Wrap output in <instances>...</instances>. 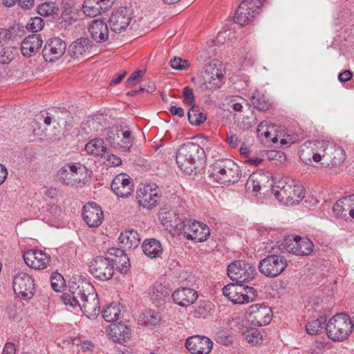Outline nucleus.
Masks as SVG:
<instances>
[{"label":"nucleus","instance_id":"nucleus-1","mask_svg":"<svg viewBox=\"0 0 354 354\" xmlns=\"http://www.w3.org/2000/svg\"><path fill=\"white\" fill-rule=\"evenodd\" d=\"M70 293L62 296L66 305L78 306L88 318L96 317L100 312V301L93 286L80 276L71 278L68 283Z\"/></svg>","mask_w":354,"mask_h":354},{"label":"nucleus","instance_id":"nucleus-2","mask_svg":"<svg viewBox=\"0 0 354 354\" xmlns=\"http://www.w3.org/2000/svg\"><path fill=\"white\" fill-rule=\"evenodd\" d=\"M312 155L313 160L318 162H322V165L326 167H335L342 165L346 159L344 150L339 145L330 142H322L319 151L317 153H308L304 149L299 151L301 160L306 164L311 162V158L309 156Z\"/></svg>","mask_w":354,"mask_h":354},{"label":"nucleus","instance_id":"nucleus-3","mask_svg":"<svg viewBox=\"0 0 354 354\" xmlns=\"http://www.w3.org/2000/svg\"><path fill=\"white\" fill-rule=\"evenodd\" d=\"M204 149L194 142H187L180 146L176 160L179 168L187 174L200 167L205 161Z\"/></svg>","mask_w":354,"mask_h":354},{"label":"nucleus","instance_id":"nucleus-4","mask_svg":"<svg viewBox=\"0 0 354 354\" xmlns=\"http://www.w3.org/2000/svg\"><path fill=\"white\" fill-rule=\"evenodd\" d=\"M225 78V68L223 64L213 59L207 64L201 76L198 79L197 85L201 91H213L220 88Z\"/></svg>","mask_w":354,"mask_h":354},{"label":"nucleus","instance_id":"nucleus-5","mask_svg":"<svg viewBox=\"0 0 354 354\" xmlns=\"http://www.w3.org/2000/svg\"><path fill=\"white\" fill-rule=\"evenodd\" d=\"M241 176L239 166L230 159L217 160L210 167V177L221 185L236 183Z\"/></svg>","mask_w":354,"mask_h":354},{"label":"nucleus","instance_id":"nucleus-6","mask_svg":"<svg viewBox=\"0 0 354 354\" xmlns=\"http://www.w3.org/2000/svg\"><path fill=\"white\" fill-rule=\"evenodd\" d=\"M326 330L329 339L342 342L352 332L351 319L345 313L336 314L327 323Z\"/></svg>","mask_w":354,"mask_h":354},{"label":"nucleus","instance_id":"nucleus-7","mask_svg":"<svg viewBox=\"0 0 354 354\" xmlns=\"http://www.w3.org/2000/svg\"><path fill=\"white\" fill-rule=\"evenodd\" d=\"M223 294L233 304H238L252 302L257 297V291L253 287L237 283L224 286Z\"/></svg>","mask_w":354,"mask_h":354},{"label":"nucleus","instance_id":"nucleus-8","mask_svg":"<svg viewBox=\"0 0 354 354\" xmlns=\"http://www.w3.org/2000/svg\"><path fill=\"white\" fill-rule=\"evenodd\" d=\"M273 192L275 198L286 205L297 204L304 197L302 187L283 180L278 183V185L273 189Z\"/></svg>","mask_w":354,"mask_h":354},{"label":"nucleus","instance_id":"nucleus-9","mask_svg":"<svg viewBox=\"0 0 354 354\" xmlns=\"http://www.w3.org/2000/svg\"><path fill=\"white\" fill-rule=\"evenodd\" d=\"M105 142L115 149L128 152L133 146V138L129 129L113 127L109 129Z\"/></svg>","mask_w":354,"mask_h":354},{"label":"nucleus","instance_id":"nucleus-10","mask_svg":"<svg viewBox=\"0 0 354 354\" xmlns=\"http://www.w3.org/2000/svg\"><path fill=\"white\" fill-rule=\"evenodd\" d=\"M227 275L237 283H249L257 275L255 266L243 260L234 261L227 267Z\"/></svg>","mask_w":354,"mask_h":354},{"label":"nucleus","instance_id":"nucleus-11","mask_svg":"<svg viewBox=\"0 0 354 354\" xmlns=\"http://www.w3.org/2000/svg\"><path fill=\"white\" fill-rule=\"evenodd\" d=\"M287 266V260L284 256L270 254L259 261L258 268L263 275L274 278L280 275Z\"/></svg>","mask_w":354,"mask_h":354},{"label":"nucleus","instance_id":"nucleus-12","mask_svg":"<svg viewBox=\"0 0 354 354\" xmlns=\"http://www.w3.org/2000/svg\"><path fill=\"white\" fill-rule=\"evenodd\" d=\"M262 0H243L236 9L234 21L241 26L250 23L259 13Z\"/></svg>","mask_w":354,"mask_h":354},{"label":"nucleus","instance_id":"nucleus-13","mask_svg":"<svg viewBox=\"0 0 354 354\" xmlns=\"http://www.w3.org/2000/svg\"><path fill=\"white\" fill-rule=\"evenodd\" d=\"M283 245L285 250L295 255L306 256L313 251V243L306 237L299 236H288L283 239Z\"/></svg>","mask_w":354,"mask_h":354},{"label":"nucleus","instance_id":"nucleus-14","mask_svg":"<svg viewBox=\"0 0 354 354\" xmlns=\"http://www.w3.org/2000/svg\"><path fill=\"white\" fill-rule=\"evenodd\" d=\"M90 273L96 279L106 281L113 276L114 270L110 257L97 256L89 265Z\"/></svg>","mask_w":354,"mask_h":354},{"label":"nucleus","instance_id":"nucleus-15","mask_svg":"<svg viewBox=\"0 0 354 354\" xmlns=\"http://www.w3.org/2000/svg\"><path fill=\"white\" fill-rule=\"evenodd\" d=\"M180 234L187 240L194 242H203L210 236L209 227L203 223L196 221H185V227Z\"/></svg>","mask_w":354,"mask_h":354},{"label":"nucleus","instance_id":"nucleus-16","mask_svg":"<svg viewBox=\"0 0 354 354\" xmlns=\"http://www.w3.org/2000/svg\"><path fill=\"white\" fill-rule=\"evenodd\" d=\"M248 319L254 326L268 325L272 319V310L264 304H254L249 307Z\"/></svg>","mask_w":354,"mask_h":354},{"label":"nucleus","instance_id":"nucleus-17","mask_svg":"<svg viewBox=\"0 0 354 354\" xmlns=\"http://www.w3.org/2000/svg\"><path fill=\"white\" fill-rule=\"evenodd\" d=\"M12 287L15 294L24 299L30 298L33 295L34 281L27 273L16 274L13 278Z\"/></svg>","mask_w":354,"mask_h":354},{"label":"nucleus","instance_id":"nucleus-18","mask_svg":"<svg viewBox=\"0 0 354 354\" xmlns=\"http://www.w3.org/2000/svg\"><path fill=\"white\" fill-rule=\"evenodd\" d=\"M66 49V44L59 37L50 38L42 50V55L46 62H54L64 55Z\"/></svg>","mask_w":354,"mask_h":354},{"label":"nucleus","instance_id":"nucleus-19","mask_svg":"<svg viewBox=\"0 0 354 354\" xmlns=\"http://www.w3.org/2000/svg\"><path fill=\"white\" fill-rule=\"evenodd\" d=\"M131 21L130 10L126 7H121L114 10L109 17V24L111 30L115 33H121L129 26Z\"/></svg>","mask_w":354,"mask_h":354},{"label":"nucleus","instance_id":"nucleus-20","mask_svg":"<svg viewBox=\"0 0 354 354\" xmlns=\"http://www.w3.org/2000/svg\"><path fill=\"white\" fill-rule=\"evenodd\" d=\"M185 346L192 354H209L213 347V342L204 335H193L186 339Z\"/></svg>","mask_w":354,"mask_h":354},{"label":"nucleus","instance_id":"nucleus-21","mask_svg":"<svg viewBox=\"0 0 354 354\" xmlns=\"http://www.w3.org/2000/svg\"><path fill=\"white\" fill-rule=\"evenodd\" d=\"M159 220L165 230L173 235L180 234L185 227V221H183L172 211H161L159 213Z\"/></svg>","mask_w":354,"mask_h":354},{"label":"nucleus","instance_id":"nucleus-22","mask_svg":"<svg viewBox=\"0 0 354 354\" xmlns=\"http://www.w3.org/2000/svg\"><path fill=\"white\" fill-rule=\"evenodd\" d=\"M82 216L90 227L100 226L104 220V214L101 207L95 202L85 204L82 208Z\"/></svg>","mask_w":354,"mask_h":354},{"label":"nucleus","instance_id":"nucleus-23","mask_svg":"<svg viewBox=\"0 0 354 354\" xmlns=\"http://www.w3.org/2000/svg\"><path fill=\"white\" fill-rule=\"evenodd\" d=\"M136 195L138 204L147 209L154 207L160 198L157 189L151 185L140 187L136 192Z\"/></svg>","mask_w":354,"mask_h":354},{"label":"nucleus","instance_id":"nucleus-24","mask_svg":"<svg viewBox=\"0 0 354 354\" xmlns=\"http://www.w3.org/2000/svg\"><path fill=\"white\" fill-rule=\"evenodd\" d=\"M26 265L35 270H43L50 261V257L41 250H28L24 255Z\"/></svg>","mask_w":354,"mask_h":354},{"label":"nucleus","instance_id":"nucleus-25","mask_svg":"<svg viewBox=\"0 0 354 354\" xmlns=\"http://www.w3.org/2000/svg\"><path fill=\"white\" fill-rule=\"evenodd\" d=\"M111 186L113 192L122 198L129 197L133 189L131 178L125 174L116 176L112 180Z\"/></svg>","mask_w":354,"mask_h":354},{"label":"nucleus","instance_id":"nucleus-26","mask_svg":"<svg viewBox=\"0 0 354 354\" xmlns=\"http://www.w3.org/2000/svg\"><path fill=\"white\" fill-rule=\"evenodd\" d=\"M171 297L176 304L181 307H187L196 301L198 299V294L193 288H180L176 289L172 293Z\"/></svg>","mask_w":354,"mask_h":354},{"label":"nucleus","instance_id":"nucleus-27","mask_svg":"<svg viewBox=\"0 0 354 354\" xmlns=\"http://www.w3.org/2000/svg\"><path fill=\"white\" fill-rule=\"evenodd\" d=\"M88 30L93 40L95 42L102 44L108 41L109 37V28L107 24L102 20H93Z\"/></svg>","mask_w":354,"mask_h":354},{"label":"nucleus","instance_id":"nucleus-28","mask_svg":"<svg viewBox=\"0 0 354 354\" xmlns=\"http://www.w3.org/2000/svg\"><path fill=\"white\" fill-rule=\"evenodd\" d=\"M43 44L41 37L39 34H32L24 39L21 44V54L27 57L35 55Z\"/></svg>","mask_w":354,"mask_h":354},{"label":"nucleus","instance_id":"nucleus-29","mask_svg":"<svg viewBox=\"0 0 354 354\" xmlns=\"http://www.w3.org/2000/svg\"><path fill=\"white\" fill-rule=\"evenodd\" d=\"M108 335L114 342H125L131 337V330L127 325L120 322L114 323L109 326Z\"/></svg>","mask_w":354,"mask_h":354},{"label":"nucleus","instance_id":"nucleus-30","mask_svg":"<svg viewBox=\"0 0 354 354\" xmlns=\"http://www.w3.org/2000/svg\"><path fill=\"white\" fill-rule=\"evenodd\" d=\"M170 288L168 284L156 281L148 290V295L153 303H160L165 299L170 293Z\"/></svg>","mask_w":354,"mask_h":354},{"label":"nucleus","instance_id":"nucleus-31","mask_svg":"<svg viewBox=\"0 0 354 354\" xmlns=\"http://www.w3.org/2000/svg\"><path fill=\"white\" fill-rule=\"evenodd\" d=\"M93 46L92 41L88 38L80 37L73 42L69 48L73 57L78 59L81 56L89 54Z\"/></svg>","mask_w":354,"mask_h":354},{"label":"nucleus","instance_id":"nucleus-32","mask_svg":"<svg viewBox=\"0 0 354 354\" xmlns=\"http://www.w3.org/2000/svg\"><path fill=\"white\" fill-rule=\"evenodd\" d=\"M110 254H113L114 257L110 258L113 268L115 266L122 273H126L129 268L130 261L124 251L118 248H112L109 250Z\"/></svg>","mask_w":354,"mask_h":354},{"label":"nucleus","instance_id":"nucleus-33","mask_svg":"<svg viewBox=\"0 0 354 354\" xmlns=\"http://www.w3.org/2000/svg\"><path fill=\"white\" fill-rule=\"evenodd\" d=\"M118 239L120 243L128 249L136 248L140 243V234L133 229L126 230L121 232Z\"/></svg>","mask_w":354,"mask_h":354},{"label":"nucleus","instance_id":"nucleus-34","mask_svg":"<svg viewBox=\"0 0 354 354\" xmlns=\"http://www.w3.org/2000/svg\"><path fill=\"white\" fill-rule=\"evenodd\" d=\"M142 248L145 255L151 259L159 257L163 250L160 242L155 239L145 240Z\"/></svg>","mask_w":354,"mask_h":354},{"label":"nucleus","instance_id":"nucleus-35","mask_svg":"<svg viewBox=\"0 0 354 354\" xmlns=\"http://www.w3.org/2000/svg\"><path fill=\"white\" fill-rule=\"evenodd\" d=\"M351 201V195L338 200L333 207V211L335 216L347 220V215L350 216Z\"/></svg>","mask_w":354,"mask_h":354},{"label":"nucleus","instance_id":"nucleus-36","mask_svg":"<svg viewBox=\"0 0 354 354\" xmlns=\"http://www.w3.org/2000/svg\"><path fill=\"white\" fill-rule=\"evenodd\" d=\"M267 179V177L259 172H254L248 178L245 183V188L248 191H252L254 193H258L261 191L262 184Z\"/></svg>","mask_w":354,"mask_h":354},{"label":"nucleus","instance_id":"nucleus-37","mask_svg":"<svg viewBox=\"0 0 354 354\" xmlns=\"http://www.w3.org/2000/svg\"><path fill=\"white\" fill-rule=\"evenodd\" d=\"M74 163H68L60 168L57 172V176L62 183L74 186Z\"/></svg>","mask_w":354,"mask_h":354},{"label":"nucleus","instance_id":"nucleus-38","mask_svg":"<svg viewBox=\"0 0 354 354\" xmlns=\"http://www.w3.org/2000/svg\"><path fill=\"white\" fill-rule=\"evenodd\" d=\"M187 116L189 122L196 126L201 124L207 119L204 110L197 106H193L189 109Z\"/></svg>","mask_w":354,"mask_h":354},{"label":"nucleus","instance_id":"nucleus-39","mask_svg":"<svg viewBox=\"0 0 354 354\" xmlns=\"http://www.w3.org/2000/svg\"><path fill=\"white\" fill-rule=\"evenodd\" d=\"M85 150L89 154L102 156L106 151L104 141L101 138H94L85 146Z\"/></svg>","mask_w":354,"mask_h":354},{"label":"nucleus","instance_id":"nucleus-40","mask_svg":"<svg viewBox=\"0 0 354 354\" xmlns=\"http://www.w3.org/2000/svg\"><path fill=\"white\" fill-rule=\"evenodd\" d=\"M251 102L253 106L260 111H266L270 106L269 100L258 90L252 93Z\"/></svg>","mask_w":354,"mask_h":354},{"label":"nucleus","instance_id":"nucleus-41","mask_svg":"<svg viewBox=\"0 0 354 354\" xmlns=\"http://www.w3.org/2000/svg\"><path fill=\"white\" fill-rule=\"evenodd\" d=\"M106 7L103 8L102 6L98 5V2L93 4L91 1H84L82 5V11L84 14L88 17H95L100 15L102 12H104Z\"/></svg>","mask_w":354,"mask_h":354},{"label":"nucleus","instance_id":"nucleus-42","mask_svg":"<svg viewBox=\"0 0 354 354\" xmlns=\"http://www.w3.org/2000/svg\"><path fill=\"white\" fill-rule=\"evenodd\" d=\"M326 322V317L324 316L310 318L306 326V332L311 335L317 334L323 328Z\"/></svg>","mask_w":354,"mask_h":354},{"label":"nucleus","instance_id":"nucleus-43","mask_svg":"<svg viewBox=\"0 0 354 354\" xmlns=\"http://www.w3.org/2000/svg\"><path fill=\"white\" fill-rule=\"evenodd\" d=\"M74 186H79L82 183H84V181H86L89 176L88 175V171L86 169V167L80 164V162H75L74 163Z\"/></svg>","mask_w":354,"mask_h":354},{"label":"nucleus","instance_id":"nucleus-44","mask_svg":"<svg viewBox=\"0 0 354 354\" xmlns=\"http://www.w3.org/2000/svg\"><path fill=\"white\" fill-rule=\"evenodd\" d=\"M102 317L107 322H114L118 320L121 314L120 306L111 304L106 306L102 311Z\"/></svg>","mask_w":354,"mask_h":354},{"label":"nucleus","instance_id":"nucleus-45","mask_svg":"<svg viewBox=\"0 0 354 354\" xmlns=\"http://www.w3.org/2000/svg\"><path fill=\"white\" fill-rule=\"evenodd\" d=\"M57 6L54 2H44L41 3L37 8V13L44 17H49L56 13Z\"/></svg>","mask_w":354,"mask_h":354},{"label":"nucleus","instance_id":"nucleus-46","mask_svg":"<svg viewBox=\"0 0 354 354\" xmlns=\"http://www.w3.org/2000/svg\"><path fill=\"white\" fill-rule=\"evenodd\" d=\"M17 49L12 46H6L0 50V64H8L17 55Z\"/></svg>","mask_w":354,"mask_h":354},{"label":"nucleus","instance_id":"nucleus-47","mask_svg":"<svg viewBox=\"0 0 354 354\" xmlns=\"http://www.w3.org/2000/svg\"><path fill=\"white\" fill-rule=\"evenodd\" d=\"M143 324L146 326H156L160 321V316L153 310H148L142 313Z\"/></svg>","mask_w":354,"mask_h":354},{"label":"nucleus","instance_id":"nucleus-48","mask_svg":"<svg viewBox=\"0 0 354 354\" xmlns=\"http://www.w3.org/2000/svg\"><path fill=\"white\" fill-rule=\"evenodd\" d=\"M243 335L247 342L252 344V345L259 344L263 339L260 332H259L258 330L255 328L247 330L243 333Z\"/></svg>","mask_w":354,"mask_h":354},{"label":"nucleus","instance_id":"nucleus-49","mask_svg":"<svg viewBox=\"0 0 354 354\" xmlns=\"http://www.w3.org/2000/svg\"><path fill=\"white\" fill-rule=\"evenodd\" d=\"M50 283L51 286L55 291L60 292L64 287V279L61 274L55 272L51 274Z\"/></svg>","mask_w":354,"mask_h":354},{"label":"nucleus","instance_id":"nucleus-50","mask_svg":"<svg viewBox=\"0 0 354 354\" xmlns=\"http://www.w3.org/2000/svg\"><path fill=\"white\" fill-rule=\"evenodd\" d=\"M44 25L43 19L41 17H36L29 20L26 28L32 32H37L43 28Z\"/></svg>","mask_w":354,"mask_h":354},{"label":"nucleus","instance_id":"nucleus-51","mask_svg":"<svg viewBox=\"0 0 354 354\" xmlns=\"http://www.w3.org/2000/svg\"><path fill=\"white\" fill-rule=\"evenodd\" d=\"M169 64L173 69L178 71L187 70L190 66L189 61L176 57L171 59Z\"/></svg>","mask_w":354,"mask_h":354},{"label":"nucleus","instance_id":"nucleus-52","mask_svg":"<svg viewBox=\"0 0 354 354\" xmlns=\"http://www.w3.org/2000/svg\"><path fill=\"white\" fill-rule=\"evenodd\" d=\"M183 96L185 104H187L189 106H191V107L193 106H196L194 94L192 88H190L188 86L185 87L183 91Z\"/></svg>","mask_w":354,"mask_h":354},{"label":"nucleus","instance_id":"nucleus-53","mask_svg":"<svg viewBox=\"0 0 354 354\" xmlns=\"http://www.w3.org/2000/svg\"><path fill=\"white\" fill-rule=\"evenodd\" d=\"M326 344L322 341H315L307 351L308 354H322L324 350Z\"/></svg>","mask_w":354,"mask_h":354},{"label":"nucleus","instance_id":"nucleus-54","mask_svg":"<svg viewBox=\"0 0 354 354\" xmlns=\"http://www.w3.org/2000/svg\"><path fill=\"white\" fill-rule=\"evenodd\" d=\"M104 164L109 167L119 166L122 164V160L115 155L109 154L105 158Z\"/></svg>","mask_w":354,"mask_h":354},{"label":"nucleus","instance_id":"nucleus-55","mask_svg":"<svg viewBox=\"0 0 354 354\" xmlns=\"http://www.w3.org/2000/svg\"><path fill=\"white\" fill-rule=\"evenodd\" d=\"M245 102V100L241 97H235L230 100L229 106L232 107L234 111L241 112L243 109V103Z\"/></svg>","mask_w":354,"mask_h":354},{"label":"nucleus","instance_id":"nucleus-56","mask_svg":"<svg viewBox=\"0 0 354 354\" xmlns=\"http://www.w3.org/2000/svg\"><path fill=\"white\" fill-rule=\"evenodd\" d=\"M209 315V309L206 305H200L194 312L197 318H206Z\"/></svg>","mask_w":354,"mask_h":354},{"label":"nucleus","instance_id":"nucleus-57","mask_svg":"<svg viewBox=\"0 0 354 354\" xmlns=\"http://www.w3.org/2000/svg\"><path fill=\"white\" fill-rule=\"evenodd\" d=\"M144 73L145 71L141 70L134 71L128 78L127 84L129 86L135 84L136 80H138V78L141 77L144 75Z\"/></svg>","mask_w":354,"mask_h":354},{"label":"nucleus","instance_id":"nucleus-58","mask_svg":"<svg viewBox=\"0 0 354 354\" xmlns=\"http://www.w3.org/2000/svg\"><path fill=\"white\" fill-rule=\"evenodd\" d=\"M12 37L10 30L6 28H0V44L9 41Z\"/></svg>","mask_w":354,"mask_h":354},{"label":"nucleus","instance_id":"nucleus-59","mask_svg":"<svg viewBox=\"0 0 354 354\" xmlns=\"http://www.w3.org/2000/svg\"><path fill=\"white\" fill-rule=\"evenodd\" d=\"M36 120L38 121H43L47 126L50 125L52 122V118L48 115V113L46 111H41V115L36 116Z\"/></svg>","mask_w":354,"mask_h":354},{"label":"nucleus","instance_id":"nucleus-60","mask_svg":"<svg viewBox=\"0 0 354 354\" xmlns=\"http://www.w3.org/2000/svg\"><path fill=\"white\" fill-rule=\"evenodd\" d=\"M226 141L231 148H236L240 143L239 138L234 134L227 136Z\"/></svg>","mask_w":354,"mask_h":354},{"label":"nucleus","instance_id":"nucleus-61","mask_svg":"<svg viewBox=\"0 0 354 354\" xmlns=\"http://www.w3.org/2000/svg\"><path fill=\"white\" fill-rule=\"evenodd\" d=\"M352 76V73L350 71L346 70L339 74L338 80L341 82H346L350 80Z\"/></svg>","mask_w":354,"mask_h":354},{"label":"nucleus","instance_id":"nucleus-62","mask_svg":"<svg viewBox=\"0 0 354 354\" xmlns=\"http://www.w3.org/2000/svg\"><path fill=\"white\" fill-rule=\"evenodd\" d=\"M34 0H18L19 6L24 10H29L34 6Z\"/></svg>","mask_w":354,"mask_h":354},{"label":"nucleus","instance_id":"nucleus-63","mask_svg":"<svg viewBox=\"0 0 354 354\" xmlns=\"http://www.w3.org/2000/svg\"><path fill=\"white\" fill-rule=\"evenodd\" d=\"M170 113L173 115H177L178 116L179 118H182L185 115V111L183 110V108L181 107H177L176 106H171L170 107Z\"/></svg>","mask_w":354,"mask_h":354},{"label":"nucleus","instance_id":"nucleus-64","mask_svg":"<svg viewBox=\"0 0 354 354\" xmlns=\"http://www.w3.org/2000/svg\"><path fill=\"white\" fill-rule=\"evenodd\" d=\"M2 354H15V344L10 342L6 343L3 349Z\"/></svg>","mask_w":354,"mask_h":354}]
</instances>
